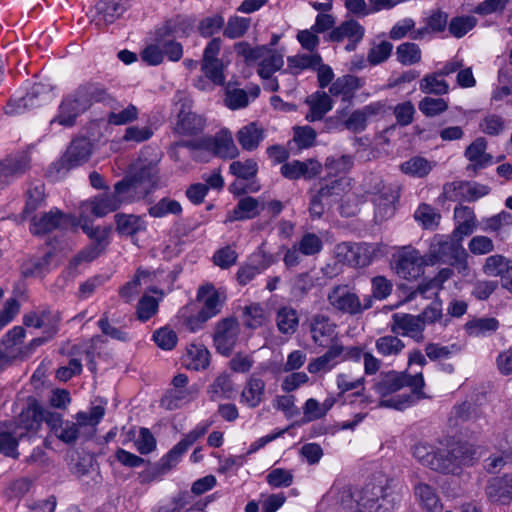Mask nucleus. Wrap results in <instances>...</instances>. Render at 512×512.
<instances>
[{
  "instance_id": "a878e982",
  "label": "nucleus",
  "mask_w": 512,
  "mask_h": 512,
  "mask_svg": "<svg viewBox=\"0 0 512 512\" xmlns=\"http://www.w3.org/2000/svg\"><path fill=\"white\" fill-rule=\"evenodd\" d=\"M382 196L372 197L374 204V220L376 223H382L392 218L396 212L395 203L400 195L398 189H388Z\"/></svg>"
},
{
  "instance_id": "e2e57ef3",
  "label": "nucleus",
  "mask_w": 512,
  "mask_h": 512,
  "mask_svg": "<svg viewBox=\"0 0 512 512\" xmlns=\"http://www.w3.org/2000/svg\"><path fill=\"white\" fill-rule=\"evenodd\" d=\"M229 169L237 178L250 180L256 176L258 166L253 159H247L245 161L232 162Z\"/></svg>"
},
{
  "instance_id": "7c9ffc66",
  "label": "nucleus",
  "mask_w": 512,
  "mask_h": 512,
  "mask_svg": "<svg viewBox=\"0 0 512 512\" xmlns=\"http://www.w3.org/2000/svg\"><path fill=\"white\" fill-rule=\"evenodd\" d=\"M363 86V80L354 75H344L332 83L329 92L333 96H342V101L349 105L356 90Z\"/></svg>"
},
{
  "instance_id": "412c9836",
  "label": "nucleus",
  "mask_w": 512,
  "mask_h": 512,
  "mask_svg": "<svg viewBox=\"0 0 512 512\" xmlns=\"http://www.w3.org/2000/svg\"><path fill=\"white\" fill-rule=\"evenodd\" d=\"M423 322L419 315L395 313L392 315L391 331L403 336L416 338L418 341L423 338Z\"/></svg>"
},
{
  "instance_id": "aec40b11",
  "label": "nucleus",
  "mask_w": 512,
  "mask_h": 512,
  "mask_svg": "<svg viewBox=\"0 0 512 512\" xmlns=\"http://www.w3.org/2000/svg\"><path fill=\"white\" fill-rule=\"evenodd\" d=\"M335 257L351 267H364L370 262L367 250L360 244L342 242L335 246Z\"/></svg>"
},
{
  "instance_id": "13d9d810",
  "label": "nucleus",
  "mask_w": 512,
  "mask_h": 512,
  "mask_svg": "<svg viewBox=\"0 0 512 512\" xmlns=\"http://www.w3.org/2000/svg\"><path fill=\"white\" fill-rule=\"evenodd\" d=\"M113 111L107 114V122L111 125H126L135 121L138 118V109L135 105L129 104L125 109L115 111L116 108L112 106Z\"/></svg>"
},
{
  "instance_id": "f8f14e48",
  "label": "nucleus",
  "mask_w": 512,
  "mask_h": 512,
  "mask_svg": "<svg viewBox=\"0 0 512 512\" xmlns=\"http://www.w3.org/2000/svg\"><path fill=\"white\" fill-rule=\"evenodd\" d=\"M221 39L213 38L209 41L203 52L202 71L205 76L216 85H223L225 77L223 74V62L218 58L221 49Z\"/></svg>"
},
{
  "instance_id": "e433bc0d",
  "label": "nucleus",
  "mask_w": 512,
  "mask_h": 512,
  "mask_svg": "<svg viewBox=\"0 0 512 512\" xmlns=\"http://www.w3.org/2000/svg\"><path fill=\"white\" fill-rule=\"evenodd\" d=\"M264 393L265 382L261 378L251 376L241 393V401L250 408H255L262 402Z\"/></svg>"
},
{
  "instance_id": "6ab92c4d",
  "label": "nucleus",
  "mask_w": 512,
  "mask_h": 512,
  "mask_svg": "<svg viewBox=\"0 0 512 512\" xmlns=\"http://www.w3.org/2000/svg\"><path fill=\"white\" fill-rule=\"evenodd\" d=\"M321 169L322 165L314 159H308L306 161L293 160L284 163L280 168V172L283 177L289 180H297L300 178L311 180L321 173Z\"/></svg>"
},
{
  "instance_id": "603ef678",
  "label": "nucleus",
  "mask_w": 512,
  "mask_h": 512,
  "mask_svg": "<svg viewBox=\"0 0 512 512\" xmlns=\"http://www.w3.org/2000/svg\"><path fill=\"white\" fill-rule=\"evenodd\" d=\"M148 212L150 216L155 218H162L169 214L172 215H179L182 212L181 204L170 198H162L160 201H158L156 204L152 205Z\"/></svg>"
},
{
  "instance_id": "b1692460",
  "label": "nucleus",
  "mask_w": 512,
  "mask_h": 512,
  "mask_svg": "<svg viewBox=\"0 0 512 512\" xmlns=\"http://www.w3.org/2000/svg\"><path fill=\"white\" fill-rule=\"evenodd\" d=\"M185 451L176 444L157 464L142 473L143 482H151L169 472L179 462Z\"/></svg>"
},
{
  "instance_id": "2f4dec72",
  "label": "nucleus",
  "mask_w": 512,
  "mask_h": 512,
  "mask_svg": "<svg viewBox=\"0 0 512 512\" xmlns=\"http://www.w3.org/2000/svg\"><path fill=\"white\" fill-rule=\"evenodd\" d=\"M41 425V407L36 404H29L26 409L22 410L16 420V428L14 430V434L18 436V438H22L26 435L24 432H20L19 430L36 431Z\"/></svg>"
},
{
  "instance_id": "423d86ee",
  "label": "nucleus",
  "mask_w": 512,
  "mask_h": 512,
  "mask_svg": "<svg viewBox=\"0 0 512 512\" xmlns=\"http://www.w3.org/2000/svg\"><path fill=\"white\" fill-rule=\"evenodd\" d=\"M92 153L91 142L84 137L74 139L66 150L64 156L53 163L49 174L54 180L63 178L70 169L87 162Z\"/></svg>"
},
{
  "instance_id": "9d476101",
  "label": "nucleus",
  "mask_w": 512,
  "mask_h": 512,
  "mask_svg": "<svg viewBox=\"0 0 512 512\" xmlns=\"http://www.w3.org/2000/svg\"><path fill=\"white\" fill-rule=\"evenodd\" d=\"M50 90L51 88L48 85L35 83L25 96L17 100H10L5 107V113L17 115L41 106L49 97Z\"/></svg>"
},
{
  "instance_id": "4468645a",
  "label": "nucleus",
  "mask_w": 512,
  "mask_h": 512,
  "mask_svg": "<svg viewBox=\"0 0 512 512\" xmlns=\"http://www.w3.org/2000/svg\"><path fill=\"white\" fill-rule=\"evenodd\" d=\"M71 218L59 209L43 213L39 218L33 216L30 231L34 235H44L54 230H64L71 226Z\"/></svg>"
},
{
  "instance_id": "6e6552de",
  "label": "nucleus",
  "mask_w": 512,
  "mask_h": 512,
  "mask_svg": "<svg viewBox=\"0 0 512 512\" xmlns=\"http://www.w3.org/2000/svg\"><path fill=\"white\" fill-rule=\"evenodd\" d=\"M364 499L370 508L374 505L375 512H392L401 501L400 493L394 491L390 486L367 485L364 489Z\"/></svg>"
},
{
  "instance_id": "864d4df0",
  "label": "nucleus",
  "mask_w": 512,
  "mask_h": 512,
  "mask_svg": "<svg viewBox=\"0 0 512 512\" xmlns=\"http://www.w3.org/2000/svg\"><path fill=\"white\" fill-rule=\"evenodd\" d=\"M439 77L437 72L425 75L420 81V90L425 94L444 95L448 93L447 82Z\"/></svg>"
},
{
  "instance_id": "8fccbe9b",
  "label": "nucleus",
  "mask_w": 512,
  "mask_h": 512,
  "mask_svg": "<svg viewBox=\"0 0 512 512\" xmlns=\"http://www.w3.org/2000/svg\"><path fill=\"white\" fill-rule=\"evenodd\" d=\"M192 394L187 389H171L161 400V405L168 410H175L192 400Z\"/></svg>"
},
{
  "instance_id": "72a5a7b5",
  "label": "nucleus",
  "mask_w": 512,
  "mask_h": 512,
  "mask_svg": "<svg viewBox=\"0 0 512 512\" xmlns=\"http://www.w3.org/2000/svg\"><path fill=\"white\" fill-rule=\"evenodd\" d=\"M365 34V28L356 20L349 19L342 22L338 27L329 33V40L342 42L344 39H354V42H361Z\"/></svg>"
},
{
  "instance_id": "37998d69",
  "label": "nucleus",
  "mask_w": 512,
  "mask_h": 512,
  "mask_svg": "<svg viewBox=\"0 0 512 512\" xmlns=\"http://www.w3.org/2000/svg\"><path fill=\"white\" fill-rule=\"evenodd\" d=\"M54 252L49 250L45 252L41 257L31 258L25 265L23 274L25 276H41L47 271L52 264L54 259Z\"/></svg>"
},
{
  "instance_id": "9b49d317",
  "label": "nucleus",
  "mask_w": 512,
  "mask_h": 512,
  "mask_svg": "<svg viewBox=\"0 0 512 512\" xmlns=\"http://www.w3.org/2000/svg\"><path fill=\"white\" fill-rule=\"evenodd\" d=\"M488 186L476 182L454 181L443 186L442 196L449 201L473 202L487 195Z\"/></svg>"
},
{
  "instance_id": "5fc2aeb1",
  "label": "nucleus",
  "mask_w": 512,
  "mask_h": 512,
  "mask_svg": "<svg viewBox=\"0 0 512 512\" xmlns=\"http://www.w3.org/2000/svg\"><path fill=\"white\" fill-rule=\"evenodd\" d=\"M377 352L382 356L398 355L405 347L402 340L396 336L386 335L376 340Z\"/></svg>"
},
{
  "instance_id": "338daca9",
  "label": "nucleus",
  "mask_w": 512,
  "mask_h": 512,
  "mask_svg": "<svg viewBox=\"0 0 512 512\" xmlns=\"http://www.w3.org/2000/svg\"><path fill=\"white\" fill-rule=\"evenodd\" d=\"M284 65V59L281 54L272 53L268 57L262 59L259 64L258 74L262 78H270L273 73L280 70Z\"/></svg>"
},
{
  "instance_id": "58836bf2",
  "label": "nucleus",
  "mask_w": 512,
  "mask_h": 512,
  "mask_svg": "<svg viewBox=\"0 0 512 512\" xmlns=\"http://www.w3.org/2000/svg\"><path fill=\"white\" fill-rule=\"evenodd\" d=\"M420 505L428 512H440L443 508L435 489L426 483H419L414 488Z\"/></svg>"
},
{
  "instance_id": "39448f33",
  "label": "nucleus",
  "mask_w": 512,
  "mask_h": 512,
  "mask_svg": "<svg viewBox=\"0 0 512 512\" xmlns=\"http://www.w3.org/2000/svg\"><path fill=\"white\" fill-rule=\"evenodd\" d=\"M104 414L105 409L100 405L92 407L90 412L80 411L75 416L76 422L65 421L56 436L65 444H74L80 437L89 440Z\"/></svg>"
},
{
  "instance_id": "a211bd4d",
  "label": "nucleus",
  "mask_w": 512,
  "mask_h": 512,
  "mask_svg": "<svg viewBox=\"0 0 512 512\" xmlns=\"http://www.w3.org/2000/svg\"><path fill=\"white\" fill-rule=\"evenodd\" d=\"M30 167V157L17 153L0 161V184L6 185L22 176Z\"/></svg>"
},
{
  "instance_id": "774afa93",
  "label": "nucleus",
  "mask_w": 512,
  "mask_h": 512,
  "mask_svg": "<svg viewBox=\"0 0 512 512\" xmlns=\"http://www.w3.org/2000/svg\"><path fill=\"white\" fill-rule=\"evenodd\" d=\"M477 23V19L473 16L454 17L449 23V32L456 38L463 37Z\"/></svg>"
},
{
  "instance_id": "49530a36",
  "label": "nucleus",
  "mask_w": 512,
  "mask_h": 512,
  "mask_svg": "<svg viewBox=\"0 0 512 512\" xmlns=\"http://www.w3.org/2000/svg\"><path fill=\"white\" fill-rule=\"evenodd\" d=\"M511 265V260L503 255L496 254L486 258L482 270L488 276H499L501 278Z\"/></svg>"
},
{
  "instance_id": "0e129e2a",
  "label": "nucleus",
  "mask_w": 512,
  "mask_h": 512,
  "mask_svg": "<svg viewBox=\"0 0 512 512\" xmlns=\"http://www.w3.org/2000/svg\"><path fill=\"white\" fill-rule=\"evenodd\" d=\"M159 302L156 298L144 295L140 298L137 304V318L141 322L148 321L158 312Z\"/></svg>"
},
{
  "instance_id": "1a4fd4ad",
  "label": "nucleus",
  "mask_w": 512,
  "mask_h": 512,
  "mask_svg": "<svg viewBox=\"0 0 512 512\" xmlns=\"http://www.w3.org/2000/svg\"><path fill=\"white\" fill-rule=\"evenodd\" d=\"M465 454V447L459 444L449 448L435 449L430 469L443 474H454L467 460Z\"/></svg>"
},
{
  "instance_id": "a19ab883",
  "label": "nucleus",
  "mask_w": 512,
  "mask_h": 512,
  "mask_svg": "<svg viewBox=\"0 0 512 512\" xmlns=\"http://www.w3.org/2000/svg\"><path fill=\"white\" fill-rule=\"evenodd\" d=\"M299 318L297 311L292 307H281L276 314V325L282 334H294L298 328Z\"/></svg>"
},
{
  "instance_id": "dca6fc26",
  "label": "nucleus",
  "mask_w": 512,
  "mask_h": 512,
  "mask_svg": "<svg viewBox=\"0 0 512 512\" xmlns=\"http://www.w3.org/2000/svg\"><path fill=\"white\" fill-rule=\"evenodd\" d=\"M329 304L338 312L355 316L361 314L360 298L346 286H335L327 295Z\"/></svg>"
},
{
  "instance_id": "bf43d9fd",
  "label": "nucleus",
  "mask_w": 512,
  "mask_h": 512,
  "mask_svg": "<svg viewBox=\"0 0 512 512\" xmlns=\"http://www.w3.org/2000/svg\"><path fill=\"white\" fill-rule=\"evenodd\" d=\"M296 244L304 256L317 255L323 249V242L321 238L311 232L305 233Z\"/></svg>"
},
{
  "instance_id": "ea45409f",
  "label": "nucleus",
  "mask_w": 512,
  "mask_h": 512,
  "mask_svg": "<svg viewBox=\"0 0 512 512\" xmlns=\"http://www.w3.org/2000/svg\"><path fill=\"white\" fill-rule=\"evenodd\" d=\"M205 125L204 119L193 113L181 109L178 114L177 131L184 135H196L202 132Z\"/></svg>"
},
{
  "instance_id": "2eb2a0df",
  "label": "nucleus",
  "mask_w": 512,
  "mask_h": 512,
  "mask_svg": "<svg viewBox=\"0 0 512 512\" xmlns=\"http://www.w3.org/2000/svg\"><path fill=\"white\" fill-rule=\"evenodd\" d=\"M124 183H116L114 185V192L112 194L106 193L101 196L95 197L91 201V212L97 217H103L108 213L118 210L122 203L131 202L132 200L123 190Z\"/></svg>"
},
{
  "instance_id": "f257e3e1",
  "label": "nucleus",
  "mask_w": 512,
  "mask_h": 512,
  "mask_svg": "<svg viewBox=\"0 0 512 512\" xmlns=\"http://www.w3.org/2000/svg\"><path fill=\"white\" fill-rule=\"evenodd\" d=\"M421 372L410 375L406 371L380 373L374 380L373 389L382 398L379 407L404 410L417 401L427 398Z\"/></svg>"
},
{
  "instance_id": "680f3d73",
  "label": "nucleus",
  "mask_w": 512,
  "mask_h": 512,
  "mask_svg": "<svg viewBox=\"0 0 512 512\" xmlns=\"http://www.w3.org/2000/svg\"><path fill=\"white\" fill-rule=\"evenodd\" d=\"M418 108L426 117H435L448 109V103L443 98L426 96L419 102Z\"/></svg>"
},
{
  "instance_id": "79ce46f5",
  "label": "nucleus",
  "mask_w": 512,
  "mask_h": 512,
  "mask_svg": "<svg viewBox=\"0 0 512 512\" xmlns=\"http://www.w3.org/2000/svg\"><path fill=\"white\" fill-rule=\"evenodd\" d=\"M116 230L121 235H134L144 230V221L133 214H116L115 215Z\"/></svg>"
},
{
  "instance_id": "c85d7f7f",
  "label": "nucleus",
  "mask_w": 512,
  "mask_h": 512,
  "mask_svg": "<svg viewBox=\"0 0 512 512\" xmlns=\"http://www.w3.org/2000/svg\"><path fill=\"white\" fill-rule=\"evenodd\" d=\"M335 324L321 314L315 315L310 322V332L315 344L325 347L334 337Z\"/></svg>"
},
{
  "instance_id": "bb28decb",
  "label": "nucleus",
  "mask_w": 512,
  "mask_h": 512,
  "mask_svg": "<svg viewBox=\"0 0 512 512\" xmlns=\"http://www.w3.org/2000/svg\"><path fill=\"white\" fill-rule=\"evenodd\" d=\"M383 108L384 105L381 102L366 105L352 112L344 121L343 125L347 130L353 133H360L366 129L368 118L378 115Z\"/></svg>"
},
{
  "instance_id": "de8ad7c7",
  "label": "nucleus",
  "mask_w": 512,
  "mask_h": 512,
  "mask_svg": "<svg viewBox=\"0 0 512 512\" xmlns=\"http://www.w3.org/2000/svg\"><path fill=\"white\" fill-rule=\"evenodd\" d=\"M507 121L498 114H487L479 122V129L489 136H498L506 130Z\"/></svg>"
},
{
  "instance_id": "c756f323",
  "label": "nucleus",
  "mask_w": 512,
  "mask_h": 512,
  "mask_svg": "<svg viewBox=\"0 0 512 512\" xmlns=\"http://www.w3.org/2000/svg\"><path fill=\"white\" fill-rule=\"evenodd\" d=\"M487 141L484 137L476 138L465 150V157L471 162L467 170L476 171L489 165L492 155L486 153Z\"/></svg>"
},
{
  "instance_id": "a18cd8bd",
  "label": "nucleus",
  "mask_w": 512,
  "mask_h": 512,
  "mask_svg": "<svg viewBox=\"0 0 512 512\" xmlns=\"http://www.w3.org/2000/svg\"><path fill=\"white\" fill-rule=\"evenodd\" d=\"M38 310L39 323L44 333L53 337L58 332L60 322L59 312L49 307H40Z\"/></svg>"
},
{
  "instance_id": "5701e85b",
  "label": "nucleus",
  "mask_w": 512,
  "mask_h": 512,
  "mask_svg": "<svg viewBox=\"0 0 512 512\" xmlns=\"http://www.w3.org/2000/svg\"><path fill=\"white\" fill-rule=\"evenodd\" d=\"M264 208L265 202L263 200L245 196L239 199L233 210L228 212L225 222L253 219L258 216Z\"/></svg>"
},
{
  "instance_id": "20e7f679",
  "label": "nucleus",
  "mask_w": 512,
  "mask_h": 512,
  "mask_svg": "<svg viewBox=\"0 0 512 512\" xmlns=\"http://www.w3.org/2000/svg\"><path fill=\"white\" fill-rule=\"evenodd\" d=\"M461 241L454 237L451 239L434 238L427 257L429 265L439 262L448 264L462 276H468L470 274L467 262L468 253L462 246Z\"/></svg>"
},
{
  "instance_id": "052dcab7",
  "label": "nucleus",
  "mask_w": 512,
  "mask_h": 512,
  "mask_svg": "<svg viewBox=\"0 0 512 512\" xmlns=\"http://www.w3.org/2000/svg\"><path fill=\"white\" fill-rule=\"evenodd\" d=\"M188 357L191 360L189 367L194 370L205 369L210 363V352L203 345L192 344L188 349Z\"/></svg>"
},
{
  "instance_id": "473e14b6",
  "label": "nucleus",
  "mask_w": 512,
  "mask_h": 512,
  "mask_svg": "<svg viewBox=\"0 0 512 512\" xmlns=\"http://www.w3.org/2000/svg\"><path fill=\"white\" fill-rule=\"evenodd\" d=\"M197 300L203 303V307L200 310L203 320H209L221 310L222 303L219 294L212 285L200 287L197 293Z\"/></svg>"
},
{
  "instance_id": "c03bdc74",
  "label": "nucleus",
  "mask_w": 512,
  "mask_h": 512,
  "mask_svg": "<svg viewBox=\"0 0 512 512\" xmlns=\"http://www.w3.org/2000/svg\"><path fill=\"white\" fill-rule=\"evenodd\" d=\"M400 169L409 176L423 178L429 174L432 165L426 158L415 156L403 162Z\"/></svg>"
},
{
  "instance_id": "f704fd0d",
  "label": "nucleus",
  "mask_w": 512,
  "mask_h": 512,
  "mask_svg": "<svg viewBox=\"0 0 512 512\" xmlns=\"http://www.w3.org/2000/svg\"><path fill=\"white\" fill-rule=\"evenodd\" d=\"M306 103L310 106V111L306 115V119L310 122L321 120L333 107L330 96L325 92L312 94L306 99Z\"/></svg>"
},
{
  "instance_id": "69168bd1",
  "label": "nucleus",
  "mask_w": 512,
  "mask_h": 512,
  "mask_svg": "<svg viewBox=\"0 0 512 512\" xmlns=\"http://www.w3.org/2000/svg\"><path fill=\"white\" fill-rule=\"evenodd\" d=\"M244 325L250 329H256L265 322V315L262 307L255 303L243 309Z\"/></svg>"
},
{
  "instance_id": "3c124183",
  "label": "nucleus",
  "mask_w": 512,
  "mask_h": 512,
  "mask_svg": "<svg viewBox=\"0 0 512 512\" xmlns=\"http://www.w3.org/2000/svg\"><path fill=\"white\" fill-rule=\"evenodd\" d=\"M396 56L402 65H414L421 61V49L413 42H405L396 48Z\"/></svg>"
},
{
  "instance_id": "f3484780",
  "label": "nucleus",
  "mask_w": 512,
  "mask_h": 512,
  "mask_svg": "<svg viewBox=\"0 0 512 512\" xmlns=\"http://www.w3.org/2000/svg\"><path fill=\"white\" fill-rule=\"evenodd\" d=\"M238 333L239 329L235 318H225L220 321L213 337L216 350L224 356H229L237 342Z\"/></svg>"
},
{
  "instance_id": "0eeeda50",
  "label": "nucleus",
  "mask_w": 512,
  "mask_h": 512,
  "mask_svg": "<svg viewBox=\"0 0 512 512\" xmlns=\"http://www.w3.org/2000/svg\"><path fill=\"white\" fill-rule=\"evenodd\" d=\"M341 195V181L335 179L321 186L317 191H310L309 213L311 218L319 219L326 208L336 203Z\"/></svg>"
},
{
  "instance_id": "4c0bfd02",
  "label": "nucleus",
  "mask_w": 512,
  "mask_h": 512,
  "mask_svg": "<svg viewBox=\"0 0 512 512\" xmlns=\"http://www.w3.org/2000/svg\"><path fill=\"white\" fill-rule=\"evenodd\" d=\"M129 6V0H100L96 5V10L98 14L102 15L106 24H112Z\"/></svg>"
},
{
  "instance_id": "393cba45",
  "label": "nucleus",
  "mask_w": 512,
  "mask_h": 512,
  "mask_svg": "<svg viewBox=\"0 0 512 512\" xmlns=\"http://www.w3.org/2000/svg\"><path fill=\"white\" fill-rule=\"evenodd\" d=\"M185 451L176 444L157 464L142 473L143 482H151L169 472L179 462Z\"/></svg>"
},
{
  "instance_id": "4be33fe9",
  "label": "nucleus",
  "mask_w": 512,
  "mask_h": 512,
  "mask_svg": "<svg viewBox=\"0 0 512 512\" xmlns=\"http://www.w3.org/2000/svg\"><path fill=\"white\" fill-rule=\"evenodd\" d=\"M485 494L492 503H510L512 501V474L491 478L486 484Z\"/></svg>"
},
{
  "instance_id": "4d7b16f0",
  "label": "nucleus",
  "mask_w": 512,
  "mask_h": 512,
  "mask_svg": "<svg viewBox=\"0 0 512 512\" xmlns=\"http://www.w3.org/2000/svg\"><path fill=\"white\" fill-rule=\"evenodd\" d=\"M414 218L421 222L424 228L433 229L438 226L441 215L432 206L423 203L415 211Z\"/></svg>"
},
{
  "instance_id": "f03ea898",
  "label": "nucleus",
  "mask_w": 512,
  "mask_h": 512,
  "mask_svg": "<svg viewBox=\"0 0 512 512\" xmlns=\"http://www.w3.org/2000/svg\"><path fill=\"white\" fill-rule=\"evenodd\" d=\"M94 102L114 103L107 90L98 83H84L65 96L57 116L51 121L65 127H72L78 116L86 112Z\"/></svg>"
},
{
  "instance_id": "cd10ccee",
  "label": "nucleus",
  "mask_w": 512,
  "mask_h": 512,
  "mask_svg": "<svg viewBox=\"0 0 512 512\" xmlns=\"http://www.w3.org/2000/svg\"><path fill=\"white\" fill-rule=\"evenodd\" d=\"M454 219L457 225L452 232V237L457 240H463L465 236L471 235L477 227L474 211L468 206H456Z\"/></svg>"
},
{
  "instance_id": "ddd939ff",
  "label": "nucleus",
  "mask_w": 512,
  "mask_h": 512,
  "mask_svg": "<svg viewBox=\"0 0 512 512\" xmlns=\"http://www.w3.org/2000/svg\"><path fill=\"white\" fill-rule=\"evenodd\" d=\"M429 265L415 249L405 248L397 256L395 261L396 273L405 279H416L423 273V267Z\"/></svg>"
},
{
  "instance_id": "09e8293b",
  "label": "nucleus",
  "mask_w": 512,
  "mask_h": 512,
  "mask_svg": "<svg viewBox=\"0 0 512 512\" xmlns=\"http://www.w3.org/2000/svg\"><path fill=\"white\" fill-rule=\"evenodd\" d=\"M213 150L217 156L223 158H235L238 155V149L234 144L233 138L228 131H224L222 135L215 138Z\"/></svg>"
},
{
  "instance_id": "6e6d98bb",
  "label": "nucleus",
  "mask_w": 512,
  "mask_h": 512,
  "mask_svg": "<svg viewBox=\"0 0 512 512\" xmlns=\"http://www.w3.org/2000/svg\"><path fill=\"white\" fill-rule=\"evenodd\" d=\"M251 19L246 17L232 16L223 30V35L229 39L242 37L250 27Z\"/></svg>"
},
{
  "instance_id": "7ed1b4c3",
  "label": "nucleus",
  "mask_w": 512,
  "mask_h": 512,
  "mask_svg": "<svg viewBox=\"0 0 512 512\" xmlns=\"http://www.w3.org/2000/svg\"><path fill=\"white\" fill-rule=\"evenodd\" d=\"M158 160L147 161L139 158L130 169L129 174L118 183H124L123 190L134 201L146 197L158 182Z\"/></svg>"
},
{
  "instance_id": "c9c22d12",
  "label": "nucleus",
  "mask_w": 512,
  "mask_h": 512,
  "mask_svg": "<svg viewBox=\"0 0 512 512\" xmlns=\"http://www.w3.org/2000/svg\"><path fill=\"white\" fill-rule=\"evenodd\" d=\"M236 138L242 149L252 151L264 139V130L256 122H251L237 132Z\"/></svg>"
}]
</instances>
